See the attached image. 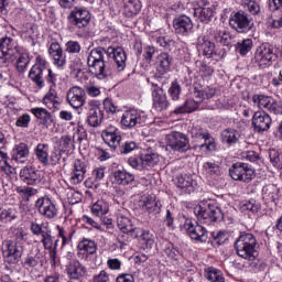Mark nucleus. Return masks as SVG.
<instances>
[{
    "label": "nucleus",
    "instance_id": "58836bf2",
    "mask_svg": "<svg viewBox=\"0 0 282 282\" xmlns=\"http://www.w3.org/2000/svg\"><path fill=\"white\" fill-rule=\"evenodd\" d=\"M205 279H207V281L209 282H226V278H224V272L214 267L205 269Z\"/></svg>",
    "mask_w": 282,
    "mask_h": 282
},
{
    "label": "nucleus",
    "instance_id": "0eeeda50",
    "mask_svg": "<svg viewBox=\"0 0 282 282\" xmlns=\"http://www.w3.org/2000/svg\"><path fill=\"white\" fill-rule=\"evenodd\" d=\"M6 261L7 263H11L12 265H17L19 261H21V257H23V232L17 235V241L12 240L6 241Z\"/></svg>",
    "mask_w": 282,
    "mask_h": 282
},
{
    "label": "nucleus",
    "instance_id": "1a4fd4ad",
    "mask_svg": "<svg viewBox=\"0 0 282 282\" xmlns=\"http://www.w3.org/2000/svg\"><path fill=\"white\" fill-rule=\"evenodd\" d=\"M231 180L236 182H252L254 178V170L252 165L245 162H236L229 169Z\"/></svg>",
    "mask_w": 282,
    "mask_h": 282
},
{
    "label": "nucleus",
    "instance_id": "69168bd1",
    "mask_svg": "<svg viewBox=\"0 0 282 282\" xmlns=\"http://www.w3.org/2000/svg\"><path fill=\"white\" fill-rule=\"evenodd\" d=\"M143 210H148L149 213H160L161 208L155 200H147L143 204Z\"/></svg>",
    "mask_w": 282,
    "mask_h": 282
},
{
    "label": "nucleus",
    "instance_id": "c756f323",
    "mask_svg": "<svg viewBox=\"0 0 282 282\" xmlns=\"http://www.w3.org/2000/svg\"><path fill=\"white\" fill-rule=\"evenodd\" d=\"M24 270H35L39 265H43V253L37 250L35 254L29 253L21 263Z\"/></svg>",
    "mask_w": 282,
    "mask_h": 282
},
{
    "label": "nucleus",
    "instance_id": "603ef678",
    "mask_svg": "<svg viewBox=\"0 0 282 282\" xmlns=\"http://www.w3.org/2000/svg\"><path fill=\"white\" fill-rule=\"evenodd\" d=\"M140 241H142L143 246L145 248L151 249L153 246H155V238L153 237V234L151 231L143 229V232L141 234V238H139Z\"/></svg>",
    "mask_w": 282,
    "mask_h": 282
},
{
    "label": "nucleus",
    "instance_id": "2f4dec72",
    "mask_svg": "<svg viewBox=\"0 0 282 282\" xmlns=\"http://www.w3.org/2000/svg\"><path fill=\"white\" fill-rule=\"evenodd\" d=\"M197 45L203 51L204 56H207V58H212L214 54H217L215 52V43L210 41V37L208 35H200L197 39Z\"/></svg>",
    "mask_w": 282,
    "mask_h": 282
},
{
    "label": "nucleus",
    "instance_id": "338daca9",
    "mask_svg": "<svg viewBox=\"0 0 282 282\" xmlns=\"http://www.w3.org/2000/svg\"><path fill=\"white\" fill-rule=\"evenodd\" d=\"M158 45L161 47H165V50H171L173 45H175V41L171 40L170 37L166 36H160L156 40Z\"/></svg>",
    "mask_w": 282,
    "mask_h": 282
},
{
    "label": "nucleus",
    "instance_id": "393cba45",
    "mask_svg": "<svg viewBox=\"0 0 282 282\" xmlns=\"http://www.w3.org/2000/svg\"><path fill=\"white\" fill-rule=\"evenodd\" d=\"M48 54L53 58L55 67L63 68L64 65H67V56L63 54V47L57 42L51 43Z\"/></svg>",
    "mask_w": 282,
    "mask_h": 282
},
{
    "label": "nucleus",
    "instance_id": "ea45409f",
    "mask_svg": "<svg viewBox=\"0 0 282 282\" xmlns=\"http://www.w3.org/2000/svg\"><path fill=\"white\" fill-rule=\"evenodd\" d=\"M30 155V148L25 143H19L14 145L12 150V160H23Z\"/></svg>",
    "mask_w": 282,
    "mask_h": 282
},
{
    "label": "nucleus",
    "instance_id": "2eb2a0df",
    "mask_svg": "<svg viewBox=\"0 0 282 282\" xmlns=\"http://www.w3.org/2000/svg\"><path fill=\"white\" fill-rule=\"evenodd\" d=\"M45 69H47V61H45L41 56H37L35 59V64L29 72V78L33 83H35V85L40 89H43V87H45V82L43 80V72H45Z\"/></svg>",
    "mask_w": 282,
    "mask_h": 282
},
{
    "label": "nucleus",
    "instance_id": "79ce46f5",
    "mask_svg": "<svg viewBox=\"0 0 282 282\" xmlns=\"http://www.w3.org/2000/svg\"><path fill=\"white\" fill-rule=\"evenodd\" d=\"M101 138L104 142L110 147V149H113V151H116V149L120 147V142H122V135L120 132L115 134H104Z\"/></svg>",
    "mask_w": 282,
    "mask_h": 282
},
{
    "label": "nucleus",
    "instance_id": "4d7b16f0",
    "mask_svg": "<svg viewBox=\"0 0 282 282\" xmlns=\"http://www.w3.org/2000/svg\"><path fill=\"white\" fill-rule=\"evenodd\" d=\"M128 164L137 171H142V169H144V165H142V152H140L138 155L130 156L128 159Z\"/></svg>",
    "mask_w": 282,
    "mask_h": 282
},
{
    "label": "nucleus",
    "instance_id": "f704fd0d",
    "mask_svg": "<svg viewBox=\"0 0 282 282\" xmlns=\"http://www.w3.org/2000/svg\"><path fill=\"white\" fill-rule=\"evenodd\" d=\"M173 64V57L169 53H161L156 57V67L159 74H167L171 72V65Z\"/></svg>",
    "mask_w": 282,
    "mask_h": 282
},
{
    "label": "nucleus",
    "instance_id": "20e7f679",
    "mask_svg": "<svg viewBox=\"0 0 282 282\" xmlns=\"http://www.w3.org/2000/svg\"><path fill=\"white\" fill-rule=\"evenodd\" d=\"M19 57V44L13 37L4 35L0 37V65H10V61Z\"/></svg>",
    "mask_w": 282,
    "mask_h": 282
},
{
    "label": "nucleus",
    "instance_id": "9d476101",
    "mask_svg": "<svg viewBox=\"0 0 282 282\" xmlns=\"http://www.w3.org/2000/svg\"><path fill=\"white\" fill-rule=\"evenodd\" d=\"M35 208L44 219H56L58 217V207L56 203L47 196H43L36 199Z\"/></svg>",
    "mask_w": 282,
    "mask_h": 282
},
{
    "label": "nucleus",
    "instance_id": "423d86ee",
    "mask_svg": "<svg viewBox=\"0 0 282 282\" xmlns=\"http://www.w3.org/2000/svg\"><path fill=\"white\" fill-rule=\"evenodd\" d=\"M252 18L243 10L234 11L229 17V26L239 34H246L252 30Z\"/></svg>",
    "mask_w": 282,
    "mask_h": 282
},
{
    "label": "nucleus",
    "instance_id": "774afa93",
    "mask_svg": "<svg viewBox=\"0 0 282 282\" xmlns=\"http://www.w3.org/2000/svg\"><path fill=\"white\" fill-rule=\"evenodd\" d=\"M109 273L106 270H101L98 274L93 276V282H109Z\"/></svg>",
    "mask_w": 282,
    "mask_h": 282
},
{
    "label": "nucleus",
    "instance_id": "37998d69",
    "mask_svg": "<svg viewBox=\"0 0 282 282\" xmlns=\"http://www.w3.org/2000/svg\"><path fill=\"white\" fill-rule=\"evenodd\" d=\"M58 149L62 153H69L70 151H74V140H72V137L69 135H62L58 141Z\"/></svg>",
    "mask_w": 282,
    "mask_h": 282
},
{
    "label": "nucleus",
    "instance_id": "e433bc0d",
    "mask_svg": "<svg viewBox=\"0 0 282 282\" xmlns=\"http://www.w3.org/2000/svg\"><path fill=\"white\" fill-rule=\"evenodd\" d=\"M176 186L177 188H181L188 195L195 191V187H193V178L188 175L178 174L175 177Z\"/></svg>",
    "mask_w": 282,
    "mask_h": 282
},
{
    "label": "nucleus",
    "instance_id": "f257e3e1",
    "mask_svg": "<svg viewBox=\"0 0 282 282\" xmlns=\"http://www.w3.org/2000/svg\"><path fill=\"white\" fill-rule=\"evenodd\" d=\"M105 54L108 56L112 54L119 72H122L127 67V53L124 48L109 46L105 50V47H96L90 51L87 57V65L89 74L93 78H97V80H109L113 78V69H111L109 63L105 62Z\"/></svg>",
    "mask_w": 282,
    "mask_h": 282
},
{
    "label": "nucleus",
    "instance_id": "c85d7f7f",
    "mask_svg": "<svg viewBox=\"0 0 282 282\" xmlns=\"http://www.w3.org/2000/svg\"><path fill=\"white\" fill-rule=\"evenodd\" d=\"M77 257L80 259V256L88 257V254H96L98 251V245L91 239L84 238L77 245Z\"/></svg>",
    "mask_w": 282,
    "mask_h": 282
},
{
    "label": "nucleus",
    "instance_id": "b1692460",
    "mask_svg": "<svg viewBox=\"0 0 282 282\" xmlns=\"http://www.w3.org/2000/svg\"><path fill=\"white\" fill-rule=\"evenodd\" d=\"M153 87L154 89L152 90V98L154 109H156V111H166L170 104L164 90L155 84H153Z\"/></svg>",
    "mask_w": 282,
    "mask_h": 282
},
{
    "label": "nucleus",
    "instance_id": "bf43d9fd",
    "mask_svg": "<svg viewBox=\"0 0 282 282\" xmlns=\"http://www.w3.org/2000/svg\"><path fill=\"white\" fill-rule=\"evenodd\" d=\"M80 43L76 41L70 40L65 44V52L68 54H80Z\"/></svg>",
    "mask_w": 282,
    "mask_h": 282
},
{
    "label": "nucleus",
    "instance_id": "3c124183",
    "mask_svg": "<svg viewBox=\"0 0 282 282\" xmlns=\"http://www.w3.org/2000/svg\"><path fill=\"white\" fill-rule=\"evenodd\" d=\"M28 65H30V55L28 53L20 54L17 61V70L23 74L28 69Z\"/></svg>",
    "mask_w": 282,
    "mask_h": 282
},
{
    "label": "nucleus",
    "instance_id": "c9c22d12",
    "mask_svg": "<svg viewBox=\"0 0 282 282\" xmlns=\"http://www.w3.org/2000/svg\"><path fill=\"white\" fill-rule=\"evenodd\" d=\"M199 108V101H195V99H185V101L181 105L177 106L173 113L176 116H180L182 113H193V111H197Z\"/></svg>",
    "mask_w": 282,
    "mask_h": 282
},
{
    "label": "nucleus",
    "instance_id": "49530a36",
    "mask_svg": "<svg viewBox=\"0 0 282 282\" xmlns=\"http://www.w3.org/2000/svg\"><path fill=\"white\" fill-rule=\"evenodd\" d=\"M117 226L119 230H121V232H123L124 235H129V231L131 230V227L133 225L131 224V219H129V217H126L124 215L119 214L117 216Z\"/></svg>",
    "mask_w": 282,
    "mask_h": 282
},
{
    "label": "nucleus",
    "instance_id": "0e129e2a",
    "mask_svg": "<svg viewBox=\"0 0 282 282\" xmlns=\"http://www.w3.org/2000/svg\"><path fill=\"white\" fill-rule=\"evenodd\" d=\"M48 158V165L51 164V166H57V164H61V158H63V154L59 152V150L55 149L51 152Z\"/></svg>",
    "mask_w": 282,
    "mask_h": 282
},
{
    "label": "nucleus",
    "instance_id": "864d4df0",
    "mask_svg": "<svg viewBox=\"0 0 282 282\" xmlns=\"http://www.w3.org/2000/svg\"><path fill=\"white\" fill-rule=\"evenodd\" d=\"M203 171H205V173L207 175H216V176H218V175L221 174V170L219 169V165L217 163L210 162V161L205 162L203 164Z\"/></svg>",
    "mask_w": 282,
    "mask_h": 282
},
{
    "label": "nucleus",
    "instance_id": "5fc2aeb1",
    "mask_svg": "<svg viewBox=\"0 0 282 282\" xmlns=\"http://www.w3.org/2000/svg\"><path fill=\"white\" fill-rule=\"evenodd\" d=\"M241 210H249V213H252L254 215L259 213V210H261V204L257 203V200L251 198L241 206Z\"/></svg>",
    "mask_w": 282,
    "mask_h": 282
},
{
    "label": "nucleus",
    "instance_id": "052dcab7",
    "mask_svg": "<svg viewBox=\"0 0 282 282\" xmlns=\"http://www.w3.org/2000/svg\"><path fill=\"white\" fill-rule=\"evenodd\" d=\"M31 121H32V118L30 117V115L23 113L15 121V127H20L21 129H28V127H30Z\"/></svg>",
    "mask_w": 282,
    "mask_h": 282
},
{
    "label": "nucleus",
    "instance_id": "a18cd8bd",
    "mask_svg": "<svg viewBox=\"0 0 282 282\" xmlns=\"http://www.w3.org/2000/svg\"><path fill=\"white\" fill-rule=\"evenodd\" d=\"M237 140H239V132L234 129H225L221 132V141L226 144H236Z\"/></svg>",
    "mask_w": 282,
    "mask_h": 282
},
{
    "label": "nucleus",
    "instance_id": "cd10ccee",
    "mask_svg": "<svg viewBox=\"0 0 282 282\" xmlns=\"http://www.w3.org/2000/svg\"><path fill=\"white\" fill-rule=\"evenodd\" d=\"M123 3V17L127 19H133L142 12V2L140 0H122Z\"/></svg>",
    "mask_w": 282,
    "mask_h": 282
},
{
    "label": "nucleus",
    "instance_id": "4468645a",
    "mask_svg": "<svg viewBox=\"0 0 282 282\" xmlns=\"http://www.w3.org/2000/svg\"><path fill=\"white\" fill-rule=\"evenodd\" d=\"M41 243L44 250H47L52 265H56V257L58 256V238L52 236V230L46 229L43 234Z\"/></svg>",
    "mask_w": 282,
    "mask_h": 282
},
{
    "label": "nucleus",
    "instance_id": "ddd939ff",
    "mask_svg": "<svg viewBox=\"0 0 282 282\" xmlns=\"http://www.w3.org/2000/svg\"><path fill=\"white\" fill-rule=\"evenodd\" d=\"M147 123V116L138 110H126L121 117L122 129H133Z\"/></svg>",
    "mask_w": 282,
    "mask_h": 282
},
{
    "label": "nucleus",
    "instance_id": "a211bd4d",
    "mask_svg": "<svg viewBox=\"0 0 282 282\" xmlns=\"http://www.w3.org/2000/svg\"><path fill=\"white\" fill-rule=\"evenodd\" d=\"M20 180L28 186H36V184H41L42 181L41 170L34 166H24L20 171Z\"/></svg>",
    "mask_w": 282,
    "mask_h": 282
},
{
    "label": "nucleus",
    "instance_id": "a878e982",
    "mask_svg": "<svg viewBox=\"0 0 282 282\" xmlns=\"http://www.w3.org/2000/svg\"><path fill=\"white\" fill-rule=\"evenodd\" d=\"M31 113L40 120V124L45 127V129H50L56 124V119H54V116L45 108H32Z\"/></svg>",
    "mask_w": 282,
    "mask_h": 282
},
{
    "label": "nucleus",
    "instance_id": "6e6d98bb",
    "mask_svg": "<svg viewBox=\"0 0 282 282\" xmlns=\"http://www.w3.org/2000/svg\"><path fill=\"white\" fill-rule=\"evenodd\" d=\"M269 158H270L271 164H273L275 169L281 167L282 154L276 149L269 150Z\"/></svg>",
    "mask_w": 282,
    "mask_h": 282
},
{
    "label": "nucleus",
    "instance_id": "e2e57ef3",
    "mask_svg": "<svg viewBox=\"0 0 282 282\" xmlns=\"http://www.w3.org/2000/svg\"><path fill=\"white\" fill-rule=\"evenodd\" d=\"M245 7L247 8L248 12L252 14V17H257V14L261 12V7L259 3H257V1L248 0Z\"/></svg>",
    "mask_w": 282,
    "mask_h": 282
},
{
    "label": "nucleus",
    "instance_id": "a19ab883",
    "mask_svg": "<svg viewBox=\"0 0 282 282\" xmlns=\"http://www.w3.org/2000/svg\"><path fill=\"white\" fill-rule=\"evenodd\" d=\"M214 39L217 43H221V45H226L227 47L232 44V35H230V32L226 30L214 31Z\"/></svg>",
    "mask_w": 282,
    "mask_h": 282
},
{
    "label": "nucleus",
    "instance_id": "5701e85b",
    "mask_svg": "<svg viewBox=\"0 0 282 282\" xmlns=\"http://www.w3.org/2000/svg\"><path fill=\"white\" fill-rule=\"evenodd\" d=\"M187 235L194 241H199L200 243H206L208 241V231L200 225H193L192 221L186 223Z\"/></svg>",
    "mask_w": 282,
    "mask_h": 282
},
{
    "label": "nucleus",
    "instance_id": "9b49d317",
    "mask_svg": "<svg viewBox=\"0 0 282 282\" xmlns=\"http://www.w3.org/2000/svg\"><path fill=\"white\" fill-rule=\"evenodd\" d=\"M252 102L258 105L260 109H267L274 116H282V101H276L274 98L265 95H253Z\"/></svg>",
    "mask_w": 282,
    "mask_h": 282
},
{
    "label": "nucleus",
    "instance_id": "dca6fc26",
    "mask_svg": "<svg viewBox=\"0 0 282 282\" xmlns=\"http://www.w3.org/2000/svg\"><path fill=\"white\" fill-rule=\"evenodd\" d=\"M66 274L70 281H80L87 276V267L83 264L78 259H72L66 264Z\"/></svg>",
    "mask_w": 282,
    "mask_h": 282
},
{
    "label": "nucleus",
    "instance_id": "c03bdc74",
    "mask_svg": "<svg viewBox=\"0 0 282 282\" xmlns=\"http://www.w3.org/2000/svg\"><path fill=\"white\" fill-rule=\"evenodd\" d=\"M91 213L96 215V217H102L109 213V204L102 199H99L93 205Z\"/></svg>",
    "mask_w": 282,
    "mask_h": 282
},
{
    "label": "nucleus",
    "instance_id": "bb28decb",
    "mask_svg": "<svg viewBox=\"0 0 282 282\" xmlns=\"http://www.w3.org/2000/svg\"><path fill=\"white\" fill-rule=\"evenodd\" d=\"M202 6L194 8V17L199 19L202 23H208L210 19H213L215 11L210 7H206L209 4L206 0H200Z\"/></svg>",
    "mask_w": 282,
    "mask_h": 282
},
{
    "label": "nucleus",
    "instance_id": "8fccbe9b",
    "mask_svg": "<svg viewBox=\"0 0 282 282\" xmlns=\"http://www.w3.org/2000/svg\"><path fill=\"white\" fill-rule=\"evenodd\" d=\"M169 96L173 102L180 100V96H182V86L177 80L172 82L171 87L169 88Z\"/></svg>",
    "mask_w": 282,
    "mask_h": 282
},
{
    "label": "nucleus",
    "instance_id": "6ab92c4d",
    "mask_svg": "<svg viewBox=\"0 0 282 282\" xmlns=\"http://www.w3.org/2000/svg\"><path fill=\"white\" fill-rule=\"evenodd\" d=\"M173 29L175 34L188 36L193 32V20L186 14L177 15L173 20Z\"/></svg>",
    "mask_w": 282,
    "mask_h": 282
},
{
    "label": "nucleus",
    "instance_id": "f8f14e48",
    "mask_svg": "<svg viewBox=\"0 0 282 282\" xmlns=\"http://www.w3.org/2000/svg\"><path fill=\"white\" fill-rule=\"evenodd\" d=\"M67 21L73 28H87L91 21V13L85 8L75 7L74 10L68 14Z\"/></svg>",
    "mask_w": 282,
    "mask_h": 282
},
{
    "label": "nucleus",
    "instance_id": "7c9ffc66",
    "mask_svg": "<svg viewBox=\"0 0 282 282\" xmlns=\"http://www.w3.org/2000/svg\"><path fill=\"white\" fill-rule=\"evenodd\" d=\"M141 158L143 169L150 170L153 169V166H156V164H160V154L153 150H144L141 152Z\"/></svg>",
    "mask_w": 282,
    "mask_h": 282
},
{
    "label": "nucleus",
    "instance_id": "680f3d73",
    "mask_svg": "<svg viewBox=\"0 0 282 282\" xmlns=\"http://www.w3.org/2000/svg\"><path fill=\"white\" fill-rule=\"evenodd\" d=\"M272 24L274 30H281L282 28V11H272Z\"/></svg>",
    "mask_w": 282,
    "mask_h": 282
},
{
    "label": "nucleus",
    "instance_id": "412c9836",
    "mask_svg": "<svg viewBox=\"0 0 282 282\" xmlns=\"http://www.w3.org/2000/svg\"><path fill=\"white\" fill-rule=\"evenodd\" d=\"M272 124V117L265 111H257L252 117V127L257 133L268 131Z\"/></svg>",
    "mask_w": 282,
    "mask_h": 282
},
{
    "label": "nucleus",
    "instance_id": "4be33fe9",
    "mask_svg": "<svg viewBox=\"0 0 282 282\" xmlns=\"http://www.w3.org/2000/svg\"><path fill=\"white\" fill-rule=\"evenodd\" d=\"M191 134L192 138H196V140H205V142L199 145V149H204V147L207 149V151H215L217 149L215 139L203 128H192Z\"/></svg>",
    "mask_w": 282,
    "mask_h": 282
},
{
    "label": "nucleus",
    "instance_id": "473e14b6",
    "mask_svg": "<svg viewBox=\"0 0 282 282\" xmlns=\"http://www.w3.org/2000/svg\"><path fill=\"white\" fill-rule=\"evenodd\" d=\"M112 177L115 180V184H119L121 186H129V184H133L135 182V176L124 170H117L112 173Z\"/></svg>",
    "mask_w": 282,
    "mask_h": 282
},
{
    "label": "nucleus",
    "instance_id": "13d9d810",
    "mask_svg": "<svg viewBox=\"0 0 282 282\" xmlns=\"http://www.w3.org/2000/svg\"><path fill=\"white\" fill-rule=\"evenodd\" d=\"M17 209L14 208H8V209H2L0 213V219L1 221H14L17 219Z\"/></svg>",
    "mask_w": 282,
    "mask_h": 282
},
{
    "label": "nucleus",
    "instance_id": "09e8293b",
    "mask_svg": "<svg viewBox=\"0 0 282 282\" xmlns=\"http://www.w3.org/2000/svg\"><path fill=\"white\" fill-rule=\"evenodd\" d=\"M140 148L135 141H126L119 144V153L121 155H129V153H133V151H139Z\"/></svg>",
    "mask_w": 282,
    "mask_h": 282
},
{
    "label": "nucleus",
    "instance_id": "4c0bfd02",
    "mask_svg": "<svg viewBox=\"0 0 282 282\" xmlns=\"http://www.w3.org/2000/svg\"><path fill=\"white\" fill-rule=\"evenodd\" d=\"M43 105H45L48 109H56V107L61 105V98H58L56 90L52 88L48 90L43 98Z\"/></svg>",
    "mask_w": 282,
    "mask_h": 282
},
{
    "label": "nucleus",
    "instance_id": "7ed1b4c3",
    "mask_svg": "<svg viewBox=\"0 0 282 282\" xmlns=\"http://www.w3.org/2000/svg\"><path fill=\"white\" fill-rule=\"evenodd\" d=\"M194 213L202 224H216L224 219V212L215 203L205 202L194 208Z\"/></svg>",
    "mask_w": 282,
    "mask_h": 282
},
{
    "label": "nucleus",
    "instance_id": "72a5a7b5",
    "mask_svg": "<svg viewBox=\"0 0 282 282\" xmlns=\"http://www.w3.org/2000/svg\"><path fill=\"white\" fill-rule=\"evenodd\" d=\"M35 158L43 166H50V144L39 143L34 150Z\"/></svg>",
    "mask_w": 282,
    "mask_h": 282
},
{
    "label": "nucleus",
    "instance_id": "aec40b11",
    "mask_svg": "<svg viewBox=\"0 0 282 282\" xmlns=\"http://www.w3.org/2000/svg\"><path fill=\"white\" fill-rule=\"evenodd\" d=\"M86 93L85 89L74 86L72 87L66 95V100L68 105L73 107V109H80V107L85 106L86 101Z\"/></svg>",
    "mask_w": 282,
    "mask_h": 282
},
{
    "label": "nucleus",
    "instance_id": "f3484780",
    "mask_svg": "<svg viewBox=\"0 0 282 282\" xmlns=\"http://www.w3.org/2000/svg\"><path fill=\"white\" fill-rule=\"evenodd\" d=\"M89 107L87 123L89 127H100L105 118V112L100 109V101L91 100L89 101Z\"/></svg>",
    "mask_w": 282,
    "mask_h": 282
},
{
    "label": "nucleus",
    "instance_id": "f03ea898",
    "mask_svg": "<svg viewBox=\"0 0 282 282\" xmlns=\"http://www.w3.org/2000/svg\"><path fill=\"white\" fill-rule=\"evenodd\" d=\"M257 246H259V242L252 234H241L235 241V250L238 257L247 259V261L257 259Z\"/></svg>",
    "mask_w": 282,
    "mask_h": 282
},
{
    "label": "nucleus",
    "instance_id": "de8ad7c7",
    "mask_svg": "<svg viewBox=\"0 0 282 282\" xmlns=\"http://www.w3.org/2000/svg\"><path fill=\"white\" fill-rule=\"evenodd\" d=\"M252 39H246L236 44V52L241 56H246V54L252 50Z\"/></svg>",
    "mask_w": 282,
    "mask_h": 282
},
{
    "label": "nucleus",
    "instance_id": "6e6552de",
    "mask_svg": "<svg viewBox=\"0 0 282 282\" xmlns=\"http://www.w3.org/2000/svg\"><path fill=\"white\" fill-rule=\"evenodd\" d=\"M276 61V53H274V46L270 43L261 44L254 55V63L260 66L261 69L272 66V62Z\"/></svg>",
    "mask_w": 282,
    "mask_h": 282
},
{
    "label": "nucleus",
    "instance_id": "39448f33",
    "mask_svg": "<svg viewBox=\"0 0 282 282\" xmlns=\"http://www.w3.org/2000/svg\"><path fill=\"white\" fill-rule=\"evenodd\" d=\"M166 149L176 153H187L191 151V139L188 134L180 131H172L165 135Z\"/></svg>",
    "mask_w": 282,
    "mask_h": 282
}]
</instances>
